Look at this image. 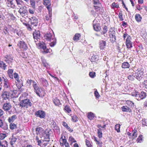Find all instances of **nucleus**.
Here are the masks:
<instances>
[{
  "instance_id": "nucleus-14",
  "label": "nucleus",
  "mask_w": 147,
  "mask_h": 147,
  "mask_svg": "<svg viewBox=\"0 0 147 147\" xmlns=\"http://www.w3.org/2000/svg\"><path fill=\"white\" fill-rule=\"evenodd\" d=\"M52 35L49 32L47 33L44 36L45 38L47 40H50L52 38Z\"/></svg>"
},
{
  "instance_id": "nucleus-7",
  "label": "nucleus",
  "mask_w": 147,
  "mask_h": 147,
  "mask_svg": "<svg viewBox=\"0 0 147 147\" xmlns=\"http://www.w3.org/2000/svg\"><path fill=\"white\" fill-rule=\"evenodd\" d=\"M33 86L36 94L40 97V95L38 92H41V88H39L38 85L35 82L33 84Z\"/></svg>"
},
{
  "instance_id": "nucleus-51",
  "label": "nucleus",
  "mask_w": 147,
  "mask_h": 147,
  "mask_svg": "<svg viewBox=\"0 0 147 147\" xmlns=\"http://www.w3.org/2000/svg\"><path fill=\"white\" fill-rule=\"evenodd\" d=\"M134 76L133 75H129L128 77V79L130 80H134Z\"/></svg>"
},
{
  "instance_id": "nucleus-55",
  "label": "nucleus",
  "mask_w": 147,
  "mask_h": 147,
  "mask_svg": "<svg viewBox=\"0 0 147 147\" xmlns=\"http://www.w3.org/2000/svg\"><path fill=\"white\" fill-rule=\"evenodd\" d=\"M60 142H62L65 145L66 144H67V143H66L67 140L65 139H60Z\"/></svg>"
},
{
  "instance_id": "nucleus-30",
  "label": "nucleus",
  "mask_w": 147,
  "mask_h": 147,
  "mask_svg": "<svg viewBox=\"0 0 147 147\" xmlns=\"http://www.w3.org/2000/svg\"><path fill=\"white\" fill-rule=\"evenodd\" d=\"M53 102L57 106L59 105L60 104L59 100L57 98H56L53 100Z\"/></svg>"
},
{
  "instance_id": "nucleus-33",
  "label": "nucleus",
  "mask_w": 147,
  "mask_h": 147,
  "mask_svg": "<svg viewBox=\"0 0 147 147\" xmlns=\"http://www.w3.org/2000/svg\"><path fill=\"white\" fill-rule=\"evenodd\" d=\"M34 82L32 80L28 79L27 81L26 84L28 86H30L32 83L33 84L34 83Z\"/></svg>"
},
{
  "instance_id": "nucleus-8",
  "label": "nucleus",
  "mask_w": 147,
  "mask_h": 147,
  "mask_svg": "<svg viewBox=\"0 0 147 147\" xmlns=\"http://www.w3.org/2000/svg\"><path fill=\"white\" fill-rule=\"evenodd\" d=\"M30 21V23L31 26H36L38 23V20L35 17H32L29 18Z\"/></svg>"
},
{
  "instance_id": "nucleus-27",
  "label": "nucleus",
  "mask_w": 147,
  "mask_h": 147,
  "mask_svg": "<svg viewBox=\"0 0 147 147\" xmlns=\"http://www.w3.org/2000/svg\"><path fill=\"white\" fill-rule=\"evenodd\" d=\"M0 127H1L4 130L7 129V126H3L2 120L1 119H0Z\"/></svg>"
},
{
  "instance_id": "nucleus-29",
  "label": "nucleus",
  "mask_w": 147,
  "mask_h": 147,
  "mask_svg": "<svg viewBox=\"0 0 147 147\" xmlns=\"http://www.w3.org/2000/svg\"><path fill=\"white\" fill-rule=\"evenodd\" d=\"M110 36H115V31L113 30L112 28H111L110 29Z\"/></svg>"
},
{
  "instance_id": "nucleus-11",
  "label": "nucleus",
  "mask_w": 147,
  "mask_h": 147,
  "mask_svg": "<svg viewBox=\"0 0 147 147\" xmlns=\"http://www.w3.org/2000/svg\"><path fill=\"white\" fill-rule=\"evenodd\" d=\"M20 47L21 48H23L24 49L26 50L27 48V46L25 42L23 41H20L19 42Z\"/></svg>"
},
{
  "instance_id": "nucleus-59",
  "label": "nucleus",
  "mask_w": 147,
  "mask_h": 147,
  "mask_svg": "<svg viewBox=\"0 0 147 147\" xmlns=\"http://www.w3.org/2000/svg\"><path fill=\"white\" fill-rule=\"evenodd\" d=\"M42 129V128H41V127H38L36 128V132L37 131L38 132V133H39V131Z\"/></svg>"
},
{
  "instance_id": "nucleus-37",
  "label": "nucleus",
  "mask_w": 147,
  "mask_h": 147,
  "mask_svg": "<svg viewBox=\"0 0 147 147\" xmlns=\"http://www.w3.org/2000/svg\"><path fill=\"white\" fill-rule=\"evenodd\" d=\"M44 137L46 139V140H45L46 141H47L48 142L49 141L50 138L49 134H45L44 135Z\"/></svg>"
},
{
  "instance_id": "nucleus-38",
  "label": "nucleus",
  "mask_w": 147,
  "mask_h": 147,
  "mask_svg": "<svg viewBox=\"0 0 147 147\" xmlns=\"http://www.w3.org/2000/svg\"><path fill=\"white\" fill-rule=\"evenodd\" d=\"M110 40L112 43H114L116 40V36H110Z\"/></svg>"
},
{
  "instance_id": "nucleus-56",
  "label": "nucleus",
  "mask_w": 147,
  "mask_h": 147,
  "mask_svg": "<svg viewBox=\"0 0 147 147\" xmlns=\"http://www.w3.org/2000/svg\"><path fill=\"white\" fill-rule=\"evenodd\" d=\"M69 140L73 142H76V141L72 136L69 137Z\"/></svg>"
},
{
  "instance_id": "nucleus-62",
  "label": "nucleus",
  "mask_w": 147,
  "mask_h": 147,
  "mask_svg": "<svg viewBox=\"0 0 147 147\" xmlns=\"http://www.w3.org/2000/svg\"><path fill=\"white\" fill-rule=\"evenodd\" d=\"M28 11L29 13L31 14H33L34 13V11L32 9H29Z\"/></svg>"
},
{
  "instance_id": "nucleus-40",
  "label": "nucleus",
  "mask_w": 147,
  "mask_h": 147,
  "mask_svg": "<svg viewBox=\"0 0 147 147\" xmlns=\"http://www.w3.org/2000/svg\"><path fill=\"white\" fill-rule=\"evenodd\" d=\"M39 46L41 48L44 50H45L46 48L45 44L44 43L42 44L40 43L39 44Z\"/></svg>"
},
{
  "instance_id": "nucleus-49",
  "label": "nucleus",
  "mask_w": 147,
  "mask_h": 147,
  "mask_svg": "<svg viewBox=\"0 0 147 147\" xmlns=\"http://www.w3.org/2000/svg\"><path fill=\"white\" fill-rule=\"evenodd\" d=\"M119 16L121 20L123 21V20L122 17V14L121 11L119 12Z\"/></svg>"
},
{
  "instance_id": "nucleus-47",
  "label": "nucleus",
  "mask_w": 147,
  "mask_h": 147,
  "mask_svg": "<svg viewBox=\"0 0 147 147\" xmlns=\"http://www.w3.org/2000/svg\"><path fill=\"white\" fill-rule=\"evenodd\" d=\"M41 80L43 84H45V85L48 84V82L44 78L41 79Z\"/></svg>"
},
{
  "instance_id": "nucleus-46",
  "label": "nucleus",
  "mask_w": 147,
  "mask_h": 147,
  "mask_svg": "<svg viewBox=\"0 0 147 147\" xmlns=\"http://www.w3.org/2000/svg\"><path fill=\"white\" fill-rule=\"evenodd\" d=\"M112 7L113 8H118L119 7V5L118 4L116 3L115 2L113 3L112 4Z\"/></svg>"
},
{
  "instance_id": "nucleus-50",
  "label": "nucleus",
  "mask_w": 147,
  "mask_h": 147,
  "mask_svg": "<svg viewBox=\"0 0 147 147\" xmlns=\"http://www.w3.org/2000/svg\"><path fill=\"white\" fill-rule=\"evenodd\" d=\"M8 3H10L11 5L13 6V7H15V5L13 4V0H7Z\"/></svg>"
},
{
  "instance_id": "nucleus-28",
  "label": "nucleus",
  "mask_w": 147,
  "mask_h": 147,
  "mask_svg": "<svg viewBox=\"0 0 147 147\" xmlns=\"http://www.w3.org/2000/svg\"><path fill=\"white\" fill-rule=\"evenodd\" d=\"M64 109L68 113H70L71 111V110L69 108V106L67 105H66L65 106Z\"/></svg>"
},
{
  "instance_id": "nucleus-4",
  "label": "nucleus",
  "mask_w": 147,
  "mask_h": 147,
  "mask_svg": "<svg viewBox=\"0 0 147 147\" xmlns=\"http://www.w3.org/2000/svg\"><path fill=\"white\" fill-rule=\"evenodd\" d=\"M35 115L37 117H39L41 118H44L45 117V113L43 111L39 110L35 112Z\"/></svg>"
},
{
  "instance_id": "nucleus-13",
  "label": "nucleus",
  "mask_w": 147,
  "mask_h": 147,
  "mask_svg": "<svg viewBox=\"0 0 147 147\" xmlns=\"http://www.w3.org/2000/svg\"><path fill=\"white\" fill-rule=\"evenodd\" d=\"M9 93L8 92H5L2 94V96L5 100L8 99L9 97Z\"/></svg>"
},
{
  "instance_id": "nucleus-45",
  "label": "nucleus",
  "mask_w": 147,
  "mask_h": 147,
  "mask_svg": "<svg viewBox=\"0 0 147 147\" xmlns=\"http://www.w3.org/2000/svg\"><path fill=\"white\" fill-rule=\"evenodd\" d=\"M86 145L88 147H91L92 145H91L90 142L87 140H86Z\"/></svg>"
},
{
  "instance_id": "nucleus-58",
  "label": "nucleus",
  "mask_w": 147,
  "mask_h": 147,
  "mask_svg": "<svg viewBox=\"0 0 147 147\" xmlns=\"http://www.w3.org/2000/svg\"><path fill=\"white\" fill-rule=\"evenodd\" d=\"M56 44V42L53 41L50 44V45L51 47H53Z\"/></svg>"
},
{
  "instance_id": "nucleus-57",
  "label": "nucleus",
  "mask_w": 147,
  "mask_h": 147,
  "mask_svg": "<svg viewBox=\"0 0 147 147\" xmlns=\"http://www.w3.org/2000/svg\"><path fill=\"white\" fill-rule=\"evenodd\" d=\"M5 57L7 59L10 61H11L13 60V58L10 56H8L7 55Z\"/></svg>"
},
{
  "instance_id": "nucleus-2",
  "label": "nucleus",
  "mask_w": 147,
  "mask_h": 147,
  "mask_svg": "<svg viewBox=\"0 0 147 147\" xmlns=\"http://www.w3.org/2000/svg\"><path fill=\"white\" fill-rule=\"evenodd\" d=\"M132 95L136 97V99L138 100L143 99L146 96V93L142 92L140 93L138 92H133L131 93Z\"/></svg>"
},
{
  "instance_id": "nucleus-15",
  "label": "nucleus",
  "mask_w": 147,
  "mask_h": 147,
  "mask_svg": "<svg viewBox=\"0 0 147 147\" xmlns=\"http://www.w3.org/2000/svg\"><path fill=\"white\" fill-rule=\"evenodd\" d=\"M7 142L5 141H0V147H6L7 146Z\"/></svg>"
},
{
  "instance_id": "nucleus-34",
  "label": "nucleus",
  "mask_w": 147,
  "mask_h": 147,
  "mask_svg": "<svg viewBox=\"0 0 147 147\" xmlns=\"http://www.w3.org/2000/svg\"><path fill=\"white\" fill-rule=\"evenodd\" d=\"M120 125L119 124H117L115 126V130L117 131V132H119L120 131Z\"/></svg>"
},
{
  "instance_id": "nucleus-23",
  "label": "nucleus",
  "mask_w": 147,
  "mask_h": 147,
  "mask_svg": "<svg viewBox=\"0 0 147 147\" xmlns=\"http://www.w3.org/2000/svg\"><path fill=\"white\" fill-rule=\"evenodd\" d=\"M94 115L93 113L90 112L88 113V117L90 120H91L93 119L94 118Z\"/></svg>"
},
{
  "instance_id": "nucleus-12",
  "label": "nucleus",
  "mask_w": 147,
  "mask_h": 147,
  "mask_svg": "<svg viewBox=\"0 0 147 147\" xmlns=\"http://www.w3.org/2000/svg\"><path fill=\"white\" fill-rule=\"evenodd\" d=\"M99 47L101 49H103L106 46V42L105 41L102 40L99 42Z\"/></svg>"
},
{
  "instance_id": "nucleus-32",
  "label": "nucleus",
  "mask_w": 147,
  "mask_h": 147,
  "mask_svg": "<svg viewBox=\"0 0 147 147\" xmlns=\"http://www.w3.org/2000/svg\"><path fill=\"white\" fill-rule=\"evenodd\" d=\"M98 134L99 138H100L102 137V129H98Z\"/></svg>"
},
{
  "instance_id": "nucleus-5",
  "label": "nucleus",
  "mask_w": 147,
  "mask_h": 147,
  "mask_svg": "<svg viewBox=\"0 0 147 147\" xmlns=\"http://www.w3.org/2000/svg\"><path fill=\"white\" fill-rule=\"evenodd\" d=\"M144 74V72L141 70L136 71L134 76L138 80H140L142 78V76Z\"/></svg>"
},
{
  "instance_id": "nucleus-52",
  "label": "nucleus",
  "mask_w": 147,
  "mask_h": 147,
  "mask_svg": "<svg viewBox=\"0 0 147 147\" xmlns=\"http://www.w3.org/2000/svg\"><path fill=\"white\" fill-rule=\"evenodd\" d=\"M42 63L45 67H46L48 65V64L46 62L45 60H42Z\"/></svg>"
},
{
  "instance_id": "nucleus-39",
  "label": "nucleus",
  "mask_w": 147,
  "mask_h": 147,
  "mask_svg": "<svg viewBox=\"0 0 147 147\" xmlns=\"http://www.w3.org/2000/svg\"><path fill=\"white\" fill-rule=\"evenodd\" d=\"M49 16H48V15H46L45 16V19L47 20H49L50 18L52 16V13L51 11L49 12Z\"/></svg>"
},
{
  "instance_id": "nucleus-6",
  "label": "nucleus",
  "mask_w": 147,
  "mask_h": 147,
  "mask_svg": "<svg viewBox=\"0 0 147 147\" xmlns=\"http://www.w3.org/2000/svg\"><path fill=\"white\" fill-rule=\"evenodd\" d=\"M33 38L35 40V42L38 41L40 37V33L39 30H35L33 34Z\"/></svg>"
},
{
  "instance_id": "nucleus-41",
  "label": "nucleus",
  "mask_w": 147,
  "mask_h": 147,
  "mask_svg": "<svg viewBox=\"0 0 147 147\" xmlns=\"http://www.w3.org/2000/svg\"><path fill=\"white\" fill-rule=\"evenodd\" d=\"M6 137V135L5 134L3 133L0 134V139L3 140Z\"/></svg>"
},
{
  "instance_id": "nucleus-31",
  "label": "nucleus",
  "mask_w": 147,
  "mask_h": 147,
  "mask_svg": "<svg viewBox=\"0 0 147 147\" xmlns=\"http://www.w3.org/2000/svg\"><path fill=\"white\" fill-rule=\"evenodd\" d=\"M17 5L20 7H21L22 3H23V1L22 0H16Z\"/></svg>"
},
{
  "instance_id": "nucleus-9",
  "label": "nucleus",
  "mask_w": 147,
  "mask_h": 147,
  "mask_svg": "<svg viewBox=\"0 0 147 147\" xmlns=\"http://www.w3.org/2000/svg\"><path fill=\"white\" fill-rule=\"evenodd\" d=\"M127 38L126 41V45L127 46V48H130L132 47V44L131 42V37H129Z\"/></svg>"
},
{
  "instance_id": "nucleus-19",
  "label": "nucleus",
  "mask_w": 147,
  "mask_h": 147,
  "mask_svg": "<svg viewBox=\"0 0 147 147\" xmlns=\"http://www.w3.org/2000/svg\"><path fill=\"white\" fill-rule=\"evenodd\" d=\"M121 108L123 111L130 112L131 111V109L126 106H124Z\"/></svg>"
},
{
  "instance_id": "nucleus-21",
  "label": "nucleus",
  "mask_w": 147,
  "mask_h": 147,
  "mask_svg": "<svg viewBox=\"0 0 147 147\" xmlns=\"http://www.w3.org/2000/svg\"><path fill=\"white\" fill-rule=\"evenodd\" d=\"M13 72V70L12 69H9L7 71V73L9 75V77L11 78H13V76L12 75V73Z\"/></svg>"
},
{
  "instance_id": "nucleus-20",
  "label": "nucleus",
  "mask_w": 147,
  "mask_h": 147,
  "mask_svg": "<svg viewBox=\"0 0 147 147\" xmlns=\"http://www.w3.org/2000/svg\"><path fill=\"white\" fill-rule=\"evenodd\" d=\"M129 67V65L127 62H124L122 64V67L123 68H128Z\"/></svg>"
},
{
  "instance_id": "nucleus-43",
  "label": "nucleus",
  "mask_w": 147,
  "mask_h": 147,
  "mask_svg": "<svg viewBox=\"0 0 147 147\" xmlns=\"http://www.w3.org/2000/svg\"><path fill=\"white\" fill-rule=\"evenodd\" d=\"M30 4L33 7L35 6V1L34 0H30Z\"/></svg>"
},
{
  "instance_id": "nucleus-24",
  "label": "nucleus",
  "mask_w": 147,
  "mask_h": 147,
  "mask_svg": "<svg viewBox=\"0 0 147 147\" xmlns=\"http://www.w3.org/2000/svg\"><path fill=\"white\" fill-rule=\"evenodd\" d=\"M6 66L7 65L5 63L0 61V67H1L3 69L5 70Z\"/></svg>"
},
{
  "instance_id": "nucleus-53",
  "label": "nucleus",
  "mask_w": 147,
  "mask_h": 147,
  "mask_svg": "<svg viewBox=\"0 0 147 147\" xmlns=\"http://www.w3.org/2000/svg\"><path fill=\"white\" fill-rule=\"evenodd\" d=\"M142 123L143 125H146V124H147V121H146V119H144L142 120Z\"/></svg>"
},
{
  "instance_id": "nucleus-54",
  "label": "nucleus",
  "mask_w": 147,
  "mask_h": 147,
  "mask_svg": "<svg viewBox=\"0 0 147 147\" xmlns=\"http://www.w3.org/2000/svg\"><path fill=\"white\" fill-rule=\"evenodd\" d=\"M94 94L95 96L97 98H98L100 96V95H99V94L98 92L97 91H95L94 92Z\"/></svg>"
},
{
  "instance_id": "nucleus-42",
  "label": "nucleus",
  "mask_w": 147,
  "mask_h": 147,
  "mask_svg": "<svg viewBox=\"0 0 147 147\" xmlns=\"http://www.w3.org/2000/svg\"><path fill=\"white\" fill-rule=\"evenodd\" d=\"M13 75H14V78L16 79V80L17 81H18L19 76H18V74H17L16 73H14Z\"/></svg>"
},
{
  "instance_id": "nucleus-63",
  "label": "nucleus",
  "mask_w": 147,
  "mask_h": 147,
  "mask_svg": "<svg viewBox=\"0 0 147 147\" xmlns=\"http://www.w3.org/2000/svg\"><path fill=\"white\" fill-rule=\"evenodd\" d=\"M144 84L145 85V87L146 88H147V80H146L144 81Z\"/></svg>"
},
{
  "instance_id": "nucleus-10",
  "label": "nucleus",
  "mask_w": 147,
  "mask_h": 147,
  "mask_svg": "<svg viewBox=\"0 0 147 147\" xmlns=\"http://www.w3.org/2000/svg\"><path fill=\"white\" fill-rule=\"evenodd\" d=\"M11 108V106L9 103H5L3 106V109L6 111L10 110Z\"/></svg>"
},
{
  "instance_id": "nucleus-35",
  "label": "nucleus",
  "mask_w": 147,
  "mask_h": 147,
  "mask_svg": "<svg viewBox=\"0 0 147 147\" xmlns=\"http://www.w3.org/2000/svg\"><path fill=\"white\" fill-rule=\"evenodd\" d=\"M10 128L11 129H15L16 127V125L14 123H11L10 124Z\"/></svg>"
},
{
  "instance_id": "nucleus-22",
  "label": "nucleus",
  "mask_w": 147,
  "mask_h": 147,
  "mask_svg": "<svg viewBox=\"0 0 147 147\" xmlns=\"http://www.w3.org/2000/svg\"><path fill=\"white\" fill-rule=\"evenodd\" d=\"M98 59V56L93 55L91 57V61L92 62H96Z\"/></svg>"
},
{
  "instance_id": "nucleus-26",
  "label": "nucleus",
  "mask_w": 147,
  "mask_h": 147,
  "mask_svg": "<svg viewBox=\"0 0 147 147\" xmlns=\"http://www.w3.org/2000/svg\"><path fill=\"white\" fill-rule=\"evenodd\" d=\"M107 31V27L106 26H104L102 28V30L101 32V34H104L106 33Z\"/></svg>"
},
{
  "instance_id": "nucleus-25",
  "label": "nucleus",
  "mask_w": 147,
  "mask_h": 147,
  "mask_svg": "<svg viewBox=\"0 0 147 147\" xmlns=\"http://www.w3.org/2000/svg\"><path fill=\"white\" fill-rule=\"evenodd\" d=\"M80 36V35L79 34H76L73 38L74 40L77 41L79 40V38Z\"/></svg>"
},
{
  "instance_id": "nucleus-48",
  "label": "nucleus",
  "mask_w": 147,
  "mask_h": 147,
  "mask_svg": "<svg viewBox=\"0 0 147 147\" xmlns=\"http://www.w3.org/2000/svg\"><path fill=\"white\" fill-rule=\"evenodd\" d=\"M16 140L17 139L16 138H12L10 141L11 144V145L13 144L16 141Z\"/></svg>"
},
{
  "instance_id": "nucleus-36",
  "label": "nucleus",
  "mask_w": 147,
  "mask_h": 147,
  "mask_svg": "<svg viewBox=\"0 0 147 147\" xmlns=\"http://www.w3.org/2000/svg\"><path fill=\"white\" fill-rule=\"evenodd\" d=\"M95 74V72H90L89 73V75L91 78H94L96 76Z\"/></svg>"
},
{
  "instance_id": "nucleus-16",
  "label": "nucleus",
  "mask_w": 147,
  "mask_h": 147,
  "mask_svg": "<svg viewBox=\"0 0 147 147\" xmlns=\"http://www.w3.org/2000/svg\"><path fill=\"white\" fill-rule=\"evenodd\" d=\"M135 19L138 22L141 21L142 17L139 14H136L135 16Z\"/></svg>"
},
{
  "instance_id": "nucleus-44",
  "label": "nucleus",
  "mask_w": 147,
  "mask_h": 147,
  "mask_svg": "<svg viewBox=\"0 0 147 147\" xmlns=\"http://www.w3.org/2000/svg\"><path fill=\"white\" fill-rule=\"evenodd\" d=\"M43 4L44 5H47L50 3V0H44Z\"/></svg>"
},
{
  "instance_id": "nucleus-3",
  "label": "nucleus",
  "mask_w": 147,
  "mask_h": 147,
  "mask_svg": "<svg viewBox=\"0 0 147 147\" xmlns=\"http://www.w3.org/2000/svg\"><path fill=\"white\" fill-rule=\"evenodd\" d=\"M18 12L22 17L28 15V12L27 7L25 6L21 7L18 11Z\"/></svg>"
},
{
  "instance_id": "nucleus-17",
  "label": "nucleus",
  "mask_w": 147,
  "mask_h": 147,
  "mask_svg": "<svg viewBox=\"0 0 147 147\" xmlns=\"http://www.w3.org/2000/svg\"><path fill=\"white\" fill-rule=\"evenodd\" d=\"M93 28L94 30L96 31H99L101 29V28L98 24L93 25Z\"/></svg>"
},
{
  "instance_id": "nucleus-64",
  "label": "nucleus",
  "mask_w": 147,
  "mask_h": 147,
  "mask_svg": "<svg viewBox=\"0 0 147 147\" xmlns=\"http://www.w3.org/2000/svg\"><path fill=\"white\" fill-rule=\"evenodd\" d=\"M4 86L5 88H8L9 86V85H8L7 83L4 82Z\"/></svg>"
},
{
  "instance_id": "nucleus-60",
  "label": "nucleus",
  "mask_w": 147,
  "mask_h": 147,
  "mask_svg": "<svg viewBox=\"0 0 147 147\" xmlns=\"http://www.w3.org/2000/svg\"><path fill=\"white\" fill-rule=\"evenodd\" d=\"M131 37L129 35H128L127 34H124L123 35V38H125L126 37H127V38H129V37Z\"/></svg>"
},
{
  "instance_id": "nucleus-1",
  "label": "nucleus",
  "mask_w": 147,
  "mask_h": 147,
  "mask_svg": "<svg viewBox=\"0 0 147 147\" xmlns=\"http://www.w3.org/2000/svg\"><path fill=\"white\" fill-rule=\"evenodd\" d=\"M33 104L32 102L30 101V100L28 99H25L22 100L20 104H18L20 107L22 108H28V107H31Z\"/></svg>"
},
{
  "instance_id": "nucleus-18",
  "label": "nucleus",
  "mask_w": 147,
  "mask_h": 147,
  "mask_svg": "<svg viewBox=\"0 0 147 147\" xmlns=\"http://www.w3.org/2000/svg\"><path fill=\"white\" fill-rule=\"evenodd\" d=\"M17 118L16 115H13L11 117L9 118L8 120L9 123L13 122Z\"/></svg>"
},
{
  "instance_id": "nucleus-61",
  "label": "nucleus",
  "mask_w": 147,
  "mask_h": 147,
  "mask_svg": "<svg viewBox=\"0 0 147 147\" xmlns=\"http://www.w3.org/2000/svg\"><path fill=\"white\" fill-rule=\"evenodd\" d=\"M63 125L64 127H65L66 128L68 126L67 124L65 122H63Z\"/></svg>"
}]
</instances>
